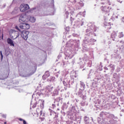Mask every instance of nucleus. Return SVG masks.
<instances>
[{"label":"nucleus","instance_id":"nucleus-25","mask_svg":"<svg viewBox=\"0 0 124 124\" xmlns=\"http://www.w3.org/2000/svg\"><path fill=\"white\" fill-rule=\"evenodd\" d=\"M122 21L124 23V17L122 19Z\"/></svg>","mask_w":124,"mask_h":124},{"label":"nucleus","instance_id":"nucleus-1","mask_svg":"<svg viewBox=\"0 0 124 124\" xmlns=\"http://www.w3.org/2000/svg\"><path fill=\"white\" fill-rule=\"evenodd\" d=\"M16 28L20 32V35L23 39L24 40H27L29 37V34H30V32L27 31H21V30L19 29V28L17 26L16 27Z\"/></svg>","mask_w":124,"mask_h":124},{"label":"nucleus","instance_id":"nucleus-18","mask_svg":"<svg viewBox=\"0 0 124 124\" xmlns=\"http://www.w3.org/2000/svg\"><path fill=\"white\" fill-rule=\"evenodd\" d=\"M95 41H96V40L93 39H91L90 40V42H91V43H93V42H95Z\"/></svg>","mask_w":124,"mask_h":124},{"label":"nucleus","instance_id":"nucleus-20","mask_svg":"<svg viewBox=\"0 0 124 124\" xmlns=\"http://www.w3.org/2000/svg\"><path fill=\"white\" fill-rule=\"evenodd\" d=\"M37 103H35L33 106H32V108H35V107H36V105H37Z\"/></svg>","mask_w":124,"mask_h":124},{"label":"nucleus","instance_id":"nucleus-27","mask_svg":"<svg viewBox=\"0 0 124 124\" xmlns=\"http://www.w3.org/2000/svg\"><path fill=\"white\" fill-rule=\"evenodd\" d=\"M120 42V43H124V41H121Z\"/></svg>","mask_w":124,"mask_h":124},{"label":"nucleus","instance_id":"nucleus-23","mask_svg":"<svg viewBox=\"0 0 124 124\" xmlns=\"http://www.w3.org/2000/svg\"><path fill=\"white\" fill-rule=\"evenodd\" d=\"M0 80H4V78L0 77Z\"/></svg>","mask_w":124,"mask_h":124},{"label":"nucleus","instance_id":"nucleus-3","mask_svg":"<svg viewBox=\"0 0 124 124\" xmlns=\"http://www.w3.org/2000/svg\"><path fill=\"white\" fill-rule=\"evenodd\" d=\"M29 18H30V16L26 15H22L19 17V22L20 23H27V22L29 21Z\"/></svg>","mask_w":124,"mask_h":124},{"label":"nucleus","instance_id":"nucleus-16","mask_svg":"<svg viewBox=\"0 0 124 124\" xmlns=\"http://www.w3.org/2000/svg\"><path fill=\"white\" fill-rule=\"evenodd\" d=\"M18 120H19V121H20V122L23 121L24 124H27V122H26V121L24 120V119H22L21 118H19Z\"/></svg>","mask_w":124,"mask_h":124},{"label":"nucleus","instance_id":"nucleus-5","mask_svg":"<svg viewBox=\"0 0 124 124\" xmlns=\"http://www.w3.org/2000/svg\"><path fill=\"white\" fill-rule=\"evenodd\" d=\"M19 28L22 30H29V29L30 28V24L28 23H23L19 26Z\"/></svg>","mask_w":124,"mask_h":124},{"label":"nucleus","instance_id":"nucleus-8","mask_svg":"<svg viewBox=\"0 0 124 124\" xmlns=\"http://www.w3.org/2000/svg\"><path fill=\"white\" fill-rule=\"evenodd\" d=\"M111 36L113 41H117V40H116V37H117V33H116V32L113 31L112 33Z\"/></svg>","mask_w":124,"mask_h":124},{"label":"nucleus","instance_id":"nucleus-9","mask_svg":"<svg viewBox=\"0 0 124 124\" xmlns=\"http://www.w3.org/2000/svg\"><path fill=\"white\" fill-rule=\"evenodd\" d=\"M36 20V19L35 17L32 16H29V18H28V21H30V22H31V23H35Z\"/></svg>","mask_w":124,"mask_h":124},{"label":"nucleus","instance_id":"nucleus-13","mask_svg":"<svg viewBox=\"0 0 124 124\" xmlns=\"http://www.w3.org/2000/svg\"><path fill=\"white\" fill-rule=\"evenodd\" d=\"M40 101H41V102H42V104H41V105H40L41 108L42 109H43V108H44V100H40Z\"/></svg>","mask_w":124,"mask_h":124},{"label":"nucleus","instance_id":"nucleus-30","mask_svg":"<svg viewBox=\"0 0 124 124\" xmlns=\"http://www.w3.org/2000/svg\"><path fill=\"white\" fill-rule=\"evenodd\" d=\"M114 69H115V68L113 67V70H114Z\"/></svg>","mask_w":124,"mask_h":124},{"label":"nucleus","instance_id":"nucleus-6","mask_svg":"<svg viewBox=\"0 0 124 124\" xmlns=\"http://www.w3.org/2000/svg\"><path fill=\"white\" fill-rule=\"evenodd\" d=\"M54 87H53V86L52 85H48L46 87V91L45 93V94H48V93H51L53 91V89Z\"/></svg>","mask_w":124,"mask_h":124},{"label":"nucleus","instance_id":"nucleus-26","mask_svg":"<svg viewBox=\"0 0 124 124\" xmlns=\"http://www.w3.org/2000/svg\"><path fill=\"white\" fill-rule=\"evenodd\" d=\"M82 15V13H79L78 15V16H79V15Z\"/></svg>","mask_w":124,"mask_h":124},{"label":"nucleus","instance_id":"nucleus-28","mask_svg":"<svg viewBox=\"0 0 124 124\" xmlns=\"http://www.w3.org/2000/svg\"><path fill=\"white\" fill-rule=\"evenodd\" d=\"M115 18H116V19H118V16H116Z\"/></svg>","mask_w":124,"mask_h":124},{"label":"nucleus","instance_id":"nucleus-14","mask_svg":"<svg viewBox=\"0 0 124 124\" xmlns=\"http://www.w3.org/2000/svg\"><path fill=\"white\" fill-rule=\"evenodd\" d=\"M53 93L54 95H57L58 94V90L57 89H55L53 92Z\"/></svg>","mask_w":124,"mask_h":124},{"label":"nucleus","instance_id":"nucleus-33","mask_svg":"<svg viewBox=\"0 0 124 124\" xmlns=\"http://www.w3.org/2000/svg\"><path fill=\"white\" fill-rule=\"evenodd\" d=\"M43 116H44V114L43 115Z\"/></svg>","mask_w":124,"mask_h":124},{"label":"nucleus","instance_id":"nucleus-22","mask_svg":"<svg viewBox=\"0 0 124 124\" xmlns=\"http://www.w3.org/2000/svg\"><path fill=\"white\" fill-rule=\"evenodd\" d=\"M40 116H42V110H41L40 112Z\"/></svg>","mask_w":124,"mask_h":124},{"label":"nucleus","instance_id":"nucleus-32","mask_svg":"<svg viewBox=\"0 0 124 124\" xmlns=\"http://www.w3.org/2000/svg\"><path fill=\"white\" fill-rule=\"evenodd\" d=\"M63 84H64V81H63Z\"/></svg>","mask_w":124,"mask_h":124},{"label":"nucleus","instance_id":"nucleus-11","mask_svg":"<svg viewBox=\"0 0 124 124\" xmlns=\"http://www.w3.org/2000/svg\"><path fill=\"white\" fill-rule=\"evenodd\" d=\"M110 9H111V8L109 7H104L102 8V10L104 12H109Z\"/></svg>","mask_w":124,"mask_h":124},{"label":"nucleus","instance_id":"nucleus-21","mask_svg":"<svg viewBox=\"0 0 124 124\" xmlns=\"http://www.w3.org/2000/svg\"><path fill=\"white\" fill-rule=\"evenodd\" d=\"M2 117L3 118H4L5 119V118H6V115H4V114H2Z\"/></svg>","mask_w":124,"mask_h":124},{"label":"nucleus","instance_id":"nucleus-24","mask_svg":"<svg viewBox=\"0 0 124 124\" xmlns=\"http://www.w3.org/2000/svg\"><path fill=\"white\" fill-rule=\"evenodd\" d=\"M118 1H119V2H121L122 3L123 1H122L121 0H117Z\"/></svg>","mask_w":124,"mask_h":124},{"label":"nucleus","instance_id":"nucleus-15","mask_svg":"<svg viewBox=\"0 0 124 124\" xmlns=\"http://www.w3.org/2000/svg\"><path fill=\"white\" fill-rule=\"evenodd\" d=\"M105 24V25H106V28H108V29H111V26H110V23H108V24H106V23H104Z\"/></svg>","mask_w":124,"mask_h":124},{"label":"nucleus","instance_id":"nucleus-29","mask_svg":"<svg viewBox=\"0 0 124 124\" xmlns=\"http://www.w3.org/2000/svg\"><path fill=\"white\" fill-rule=\"evenodd\" d=\"M4 124H6V122H4Z\"/></svg>","mask_w":124,"mask_h":124},{"label":"nucleus","instance_id":"nucleus-10","mask_svg":"<svg viewBox=\"0 0 124 124\" xmlns=\"http://www.w3.org/2000/svg\"><path fill=\"white\" fill-rule=\"evenodd\" d=\"M49 76H50V74L49 73V72L46 71V72L45 75L43 76V79H44V80H45L46 78H48Z\"/></svg>","mask_w":124,"mask_h":124},{"label":"nucleus","instance_id":"nucleus-7","mask_svg":"<svg viewBox=\"0 0 124 124\" xmlns=\"http://www.w3.org/2000/svg\"><path fill=\"white\" fill-rule=\"evenodd\" d=\"M7 42L9 45L10 46H13V47H14L15 46V44H14V41L12 40L11 38H8L7 39Z\"/></svg>","mask_w":124,"mask_h":124},{"label":"nucleus","instance_id":"nucleus-4","mask_svg":"<svg viewBox=\"0 0 124 124\" xmlns=\"http://www.w3.org/2000/svg\"><path fill=\"white\" fill-rule=\"evenodd\" d=\"M30 9V6L28 4H22L19 6V10L21 12H26Z\"/></svg>","mask_w":124,"mask_h":124},{"label":"nucleus","instance_id":"nucleus-31","mask_svg":"<svg viewBox=\"0 0 124 124\" xmlns=\"http://www.w3.org/2000/svg\"><path fill=\"white\" fill-rule=\"evenodd\" d=\"M117 10H120V9H117Z\"/></svg>","mask_w":124,"mask_h":124},{"label":"nucleus","instance_id":"nucleus-12","mask_svg":"<svg viewBox=\"0 0 124 124\" xmlns=\"http://www.w3.org/2000/svg\"><path fill=\"white\" fill-rule=\"evenodd\" d=\"M118 36L119 38H122V37H124V33L123 32H120L118 33Z\"/></svg>","mask_w":124,"mask_h":124},{"label":"nucleus","instance_id":"nucleus-19","mask_svg":"<svg viewBox=\"0 0 124 124\" xmlns=\"http://www.w3.org/2000/svg\"><path fill=\"white\" fill-rule=\"evenodd\" d=\"M0 54L1 55V60H2V59H3V55H2V52L1 51H0Z\"/></svg>","mask_w":124,"mask_h":124},{"label":"nucleus","instance_id":"nucleus-17","mask_svg":"<svg viewBox=\"0 0 124 124\" xmlns=\"http://www.w3.org/2000/svg\"><path fill=\"white\" fill-rule=\"evenodd\" d=\"M70 2H72L73 4H75L76 3V0H70Z\"/></svg>","mask_w":124,"mask_h":124},{"label":"nucleus","instance_id":"nucleus-2","mask_svg":"<svg viewBox=\"0 0 124 124\" xmlns=\"http://www.w3.org/2000/svg\"><path fill=\"white\" fill-rule=\"evenodd\" d=\"M9 34L10 37L12 38V39H16L17 37H19L20 36V33L16 31H15L14 29H11L10 30Z\"/></svg>","mask_w":124,"mask_h":124}]
</instances>
